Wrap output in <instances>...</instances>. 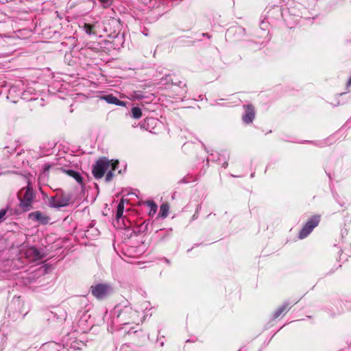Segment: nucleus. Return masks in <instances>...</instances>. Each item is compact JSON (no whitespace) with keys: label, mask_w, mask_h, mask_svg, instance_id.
<instances>
[{"label":"nucleus","mask_w":351,"mask_h":351,"mask_svg":"<svg viewBox=\"0 0 351 351\" xmlns=\"http://www.w3.org/2000/svg\"><path fill=\"white\" fill-rule=\"evenodd\" d=\"M150 308V304L147 301H143L135 306H132L128 301L121 302L114 308L113 322L121 325L139 324L145 318L143 315L145 311Z\"/></svg>","instance_id":"nucleus-1"},{"label":"nucleus","mask_w":351,"mask_h":351,"mask_svg":"<svg viewBox=\"0 0 351 351\" xmlns=\"http://www.w3.org/2000/svg\"><path fill=\"white\" fill-rule=\"evenodd\" d=\"M119 161L109 160L106 157L98 159L93 167V174L95 179H100L106 173L105 180L110 182L114 176V171L118 167Z\"/></svg>","instance_id":"nucleus-2"},{"label":"nucleus","mask_w":351,"mask_h":351,"mask_svg":"<svg viewBox=\"0 0 351 351\" xmlns=\"http://www.w3.org/2000/svg\"><path fill=\"white\" fill-rule=\"evenodd\" d=\"M319 222L320 215H316L311 217L300 231L298 234L299 239H302L308 236L313 229L318 226Z\"/></svg>","instance_id":"nucleus-3"},{"label":"nucleus","mask_w":351,"mask_h":351,"mask_svg":"<svg viewBox=\"0 0 351 351\" xmlns=\"http://www.w3.org/2000/svg\"><path fill=\"white\" fill-rule=\"evenodd\" d=\"M72 195L70 193H62L51 197L49 204L52 208H60L68 206L71 201Z\"/></svg>","instance_id":"nucleus-4"},{"label":"nucleus","mask_w":351,"mask_h":351,"mask_svg":"<svg viewBox=\"0 0 351 351\" xmlns=\"http://www.w3.org/2000/svg\"><path fill=\"white\" fill-rule=\"evenodd\" d=\"M112 291V287L107 284H97L91 286L90 292L92 295L98 300H102L110 295Z\"/></svg>","instance_id":"nucleus-5"},{"label":"nucleus","mask_w":351,"mask_h":351,"mask_svg":"<svg viewBox=\"0 0 351 351\" xmlns=\"http://www.w3.org/2000/svg\"><path fill=\"white\" fill-rule=\"evenodd\" d=\"M19 197L21 199V206L25 210H29L34 198L32 188L28 185L26 188L23 189L19 193Z\"/></svg>","instance_id":"nucleus-6"},{"label":"nucleus","mask_w":351,"mask_h":351,"mask_svg":"<svg viewBox=\"0 0 351 351\" xmlns=\"http://www.w3.org/2000/svg\"><path fill=\"white\" fill-rule=\"evenodd\" d=\"M28 218L32 221H38L41 224H47L49 221V217L40 211H35L30 213L28 215Z\"/></svg>","instance_id":"nucleus-7"},{"label":"nucleus","mask_w":351,"mask_h":351,"mask_svg":"<svg viewBox=\"0 0 351 351\" xmlns=\"http://www.w3.org/2000/svg\"><path fill=\"white\" fill-rule=\"evenodd\" d=\"M245 112L243 114L242 119L245 123H251L255 117L254 108L252 105H247L244 106Z\"/></svg>","instance_id":"nucleus-8"},{"label":"nucleus","mask_w":351,"mask_h":351,"mask_svg":"<svg viewBox=\"0 0 351 351\" xmlns=\"http://www.w3.org/2000/svg\"><path fill=\"white\" fill-rule=\"evenodd\" d=\"M99 99L106 101L108 104H114L119 106L125 107L127 104L126 102L120 101L117 97L114 96L112 94L102 95L99 97Z\"/></svg>","instance_id":"nucleus-9"},{"label":"nucleus","mask_w":351,"mask_h":351,"mask_svg":"<svg viewBox=\"0 0 351 351\" xmlns=\"http://www.w3.org/2000/svg\"><path fill=\"white\" fill-rule=\"evenodd\" d=\"M128 99L132 101L136 100H143L145 99H149V96L144 93L141 90H133L128 93V95L126 97Z\"/></svg>","instance_id":"nucleus-10"},{"label":"nucleus","mask_w":351,"mask_h":351,"mask_svg":"<svg viewBox=\"0 0 351 351\" xmlns=\"http://www.w3.org/2000/svg\"><path fill=\"white\" fill-rule=\"evenodd\" d=\"M289 303L288 302H284L280 306H279L274 313L273 317L274 319L280 317L282 313L287 312L289 309Z\"/></svg>","instance_id":"nucleus-11"},{"label":"nucleus","mask_w":351,"mask_h":351,"mask_svg":"<svg viewBox=\"0 0 351 351\" xmlns=\"http://www.w3.org/2000/svg\"><path fill=\"white\" fill-rule=\"evenodd\" d=\"M64 171L69 176L73 178L77 183L79 184H82V178L80 176V174L74 171V170H71V169H69V170H64Z\"/></svg>","instance_id":"nucleus-12"},{"label":"nucleus","mask_w":351,"mask_h":351,"mask_svg":"<svg viewBox=\"0 0 351 351\" xmlns=\"http://www.w3.org/2000/svg\"><path fill=\"white\" fill-rule=\"evenodd\" d=\"M143 115L142 110L137 106L131 108L130 117L134 119H139Z\"/></svg>","instance_id":"nucleus-13"},{"label":"nucleus","mask_w":351,"mask_h":351,"mask_svg":"<svg viewBox=\"0 0 351 351\" xmlns=\"http://www.w3.org/2000/svg\"><path fill=\"white\" fill-rule=\"evenodd\" d=\"M145 204L149 208V215L154 216L158 209L157 205L152 200L147 201Z\"/></svg>","instance_id":"nucleus-14"},{"label":"nucleus","mask_w":351,"mask_h":351,"mask_svg":"<svg viewBox=\"0 0 351 351\" xmlns=\"http://www.w3.org/2000/svg\"><path fill=\"white\" fill-rule=\"evenodd\" d=\"M169 210V205L167 204H162L160 208L159 215L162 218L167 217L168 215Z\"/></svg>","instance_id":"nucleus-15"},{"label":"nucleus","mask_w":351,"mask_h":351,"mask_svg":"<svg viewBox=\"0 0 351 351\" xmlns=\"http://www.w3.org/2000/svg\"><path fill=\"white\" fill-rule=\"evenodd\" d=\"M124 210V200L123 199H121L119 202L118 206H117V210L116 214V217L117 219H120L123 216Z\"/></svg>","instance_id":"nucleus-16"},{"label":"nucleus","mask_w":351,"mask_h":351,"mask_svg":"<svg viewBox=\"0 0 351 351\" xmlns=\"http://www.w3.org/2000/svg\"><path fill=\"white\" fill-rule=\"evenodd\" d=\"M93 27H94V25H90V24H88V23H84V25L83 26V29L84 30V32L87 34H88V35H92V34L94 35V34H95V33L92 31Z\"/></svg>","instance_id":"nucleus-17"},{"label":"nucleus","mask_w":351,"mask_h":351,"mask_svg":"<svg viewBox=\"0 0 351 351\" xmlns=\"http://www.w3.org/2000/svg\"><path fill=\"white\" fill-rule=\"evenodd\" d=\"M145 122L147 123V125H156L158 123V121L154 118H148L145 120Z\"/></svg>","instance_id":"nucleus-18"},{"label":"nucleus","mask_w":351,"mask_h":351,"mask_svg":"<svg viewBox=\"0 0 351 351\" xmlns=\"http://www.w3.org/2000/svg\"><path fill=\"white\" fill-rule=\"evenodd\" d=\"M104 4V7H108L111 4L112 0H99Z\"/></svg>","instance_id":"nucleus-19"},{"label":"nucleus","mask_w":351,"mask_h":351,"mask_svg":"<svg viewBox=\"0 0 351 351\" xmlns=\"http://www.w3.org/2000/svg\"><path fill=\"white\" fill-rule=\"evenodd\" d=\"M5 213H6V210H5L2 209V210H0V219L5 216Z\"/></svg>","instance_id":"nucleus-20"},{"label":"nucleus","mask_w":351,"mask_h":351,"mask_svg":"<svg viewBox=\"0 0 351 351\" xmlns=\"http://www.w3.org/2000/svg\"><path fill=\"white\" fill-rule=\"evenodd\" d=\"M5 213H6V210H5L2 209V210H0V219L5 216Z\"/></svg>","instance_id":"nucleus-21"},{"label":"nucleus","mask_w":351,"mask_h":351,"mask_svg":"<svg viewBox=\"0 0 351 351\" xmlns=\"http://www.w3.org/2000/svg\"><path fill=\"white\" fill-rule=\"evenodd\" d=\"M56 346V343H49V344H48V345H47V347H54V346Z\"/></svg>","instance_id":"nucleus-22"},{"label":"nucleus","mask_w":351,"mask_h":351,"mask_svg":"<svg viewBox=\"0 0 351 351\" xmlns=\"http://www.w3.org/2000/svg\"><path fill=\"white\" fill-rule=\"evenodd\" d=\"M222 166L224 167V168H226L227 166H228V162H224L222 165Z\"/></svg>","instance_id":"nucleus-23"},{"label":"nucleus","mask_w":351,"mask_h":351,"mask_svg":"<svg viewBox=\"0 0 351 351\" xmlns=\"http://www.w3.org/2000/svg\"><path fill=\"white\" fill-rule=\"evenodd\" d=\"M31 251H33L36 254H38L37 250H36V249H32V250H31Z\"/></svg>","instance_id":"nucleus-24"},{"label":"nucleus","mask_w":351,"mask_h":351,"mask_svg":"<svg viewBox=\"0 0 351 351\" xmlns=\"http://www.w3.org/2000/svg\"><path fill=\"white\" fill-rule=\"evenodd\" d=\"M183 88H184L183 92L186 93V84H184V87Z\"/></svg>","instance_id":"nucleus-25"},{"label":"nucleus","mask_w":351,"mask_h":351,"mask_svg":"<svg viewBox=\"0 0 351 351\" xmlns=\"http://www.w3.org/2000/svg\"><path fill=\"white\" fill-rule=\"evenodd\" d=\"M291 14H293V15H296L297 14V13L295 12L294 11H291Z\"/></svg>","instance_id":"nucleus-26"},{"label":"nucleus","mask_w":351,"mask_h":351,"mask_svg":"<svg viewBox=\"0 0 351 351\" xmlns=\"http://www.w3.org/2000/svg\"><path fill=\"white\" fill-rule=\"evenodd\" d=\"M165 261L169 263V260L168 259H165Z\"/></svg>","instance_id":"nucleus-27"},{"label":"nucleus","mask_w":351,"mask_h":351,"mask_svg":"<svg viewBox=\"0 0 351 351\" xmlns=\"http://www.w3.org/2000/svg\"><path fill=\"white\" fill-rule=\"evenodd\" d=\"M278 11H280V10L278 9V7H276V8Z\"/></svg>","instance_id":"nucleus-28"}]
</instances>
